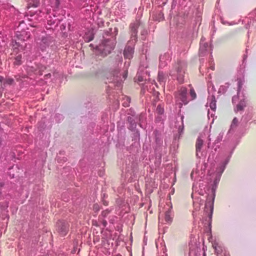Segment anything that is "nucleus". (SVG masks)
<instances>
[{
    "label": "nucleus",
    "instance_id": "nucleus-1",
    "mask_svg": "<svg viewBox=\"0 0 256 256\" xmlns=\"http://www.w3.org/2000/svg\"><path fill=\"white\" fill-rule=\"evenodd\" d=\"M116 43V39L113 36L108 38H104L102 42L97 46L98 50L102 56H106L114 49Z\"/></svg>",
    "mask_w": 256,
    "mask_h": 256
},
{
    "label": "nucleus",
    "instance_id": "nucleus-2",
    "mask_svg": "<svg viewBox=\"0 0 256 256\" xmlns=\"http://www.w3.org/2000/svg\"><path fill=\"white\" fill-rule=\"evenodd\" d=\"M24 34H25V32L19 34H17L16 38L12 40V46L13 52L12 55L14 54H18L19 52H22L24 50L26 46V44L25 42V38H23Z\"/></svg>",
    "mask_w": 256,
    "mask_h": 256
},
{
    "label": "nucleus",
    "instance_id": "nucleus-3",
    "mask_svg": "<svg viewBox=\"0 0 256 256\" xmlns=\"http://www.w3.org/2000/svg\"><path fill=\"white\" fill-rule=\"evenodd\" d=\"M110 77L108 78L109 83H116V86H120L121 83L123 80H124L128 76V70H126L122 72V74L120 72L119 69L116 68L112 70L110 72Z\"/></svg>",
    "mask_w": 256,
    "mask_h": 256
},
{
    "label": "nucleus",
    "instance_id": "nucleus-4",
    "mask_svg": "<svg viewBox=\"0 0 256 256\" xmlns=\"http://www.w3.org/2000/svg\"><path fill=\"white\" fill-rule=\"evenodd\" d=\"M175 98L176 102L179 104L180 108L182 106V104H187L190 101L188 96L187 88L184 86L180 87L176 92Z\"/></svg>",
    "mask_w": 256,
    "mask_h": 256
},
{
    "label": "nucleus",
    "instance_id": "nucleus-5",
    "mask_svg": "<svg viewBox=\"0 0 256 256\" xmlns=\"http://www.w3.org/2000/svg\"><path fill=\"white\" fill-rule=\"evenodd\" d=\"M44 15V8L42 10L30 14L28 18L30 22L28 24L32 27H38V24L43 20Z\"/></svg>",
    "mask_w": 256,
    "mask_h": 256
},
{
    "label": "nucleus",
    "instance_id": "nucleus-6",
    "mask_svg": "<svg viewBox=\"0 0 256 256\" xmlns=\"http://www.w3.org/2000/svg\"><path fill=\"white\" fill-rule=\"evenodd\" d=\"M44 12L45 18L47 20V24L50 26H55V24H58L60 22L59 20L56 18V16L54 13V10L52 7L50 6H47L44 8Z\"/></svg>",
    "mask_w": 256,
    "mask_h": 256
},
{
    "label": "nucleus",
    "instance_id": "nucleus-7",
    "mask_svg": "<svg viewBox=\"0 0 256 256\" xmlns=\"http://www.w3.org/2000/svg\"><path fill=\"white\" fill-rule=\"evenodd\" d=\"M186 66V63L184 62H178L176 67L177 72V80L180 84H182L184 81V74Z\"/></svg>",
    "mask_w": 256,
    "mask_h": 256
},
{
    "label": "nucleus",
    "instance_id": "nucleus-8",
    "mask_svg": "<svg viewBox=\"0 0 256 256\" xmlns=\"http://www.w3.org/2000/svg\"><path fill=\"white\" fill-rule=\"evenodd\" d=\"M136 42L130 40L128 42L124 51V57L130 60L133 57L134 52V45Z\"/></svg>",
    "mask_w": 256,
    "mask_h": 256
},
{
    "label": "nucleus",
    "instance_id": "nucleus-9",
    "mask_svg": "<svg viewBox=\"0 0 256 256\" xmlns=\"http://www.w3.org/2000/svg\"><path fill=\"white\" fill-rule=\"evenodd\" d=\"M140 25V22L139 21H136L134 22L131 24L130 25V29L131 32V39L130 40H132L134 42L136 41V36L138 32V28Z\"/></svg>",
    "mask_w": 256,
    "mask_h": 256
},
{
    "label": "nucleus",
    "instance_id": "nucleus-10",
    "mask_svg": "<svg viewBox=\"0 0 256 256\" xmlns=\"http://www.w3.org/2000/svg\"><path fill=\"white\" fill-rule=\"evenodd\" d=\"M53 42V38L50 35L42 36L40 42V48L44 50L46 47L48 46Z\"/></svg>",
    "mask_w": 256,
    "mask_h": 256
},
{
    "label": "nucleus",
    "instance_id": "nucleus-11",
    "mask_svg": "<svg viewBox=\"0 0 256 256\" xmlns=\"http://www.w3.org/2000/svg\"><path fill=\"white\" fill-rule=\"evenodd\" d=\"M155 112L156 114V122H160L162 120L164 117V104H158L156 108Z\"/></svg>",
    "mask_w": 256,
    "mask_h": 256
},
{
    "label": "nucleus",
    "instance_id": "nucleus-12",
    "mask_svg": "<svg viewBox=\"0 0 256 256\" xmlns=\"http://www.w3.org/2000/svg\"><path fill=\"white\" fill-rule=\"evenodd\" d=\"M214 194L209 196L206 198V202L205 206V211L206 212V209H208V207H209L210 212H208V215L209 217V218L211 220L212 217V214L213 212V206L212 203L211 202L210 200H214Z\"/></svg>",
    "mask_w": 256,
    "mask_h": 256
},
{
    "label": "nucleus",
    "instance_id": "nucleus-13",
    "mask_svg": "<svg viewBox=\"0 0 256 256\" xmlns=\"http://www.w3.org/2000/svg\"><path fill=\"white\" fill-rule=\"evenodd\" d=\"M58 230L61 235L65 236L68 231L69 226L66 222H60L58 223Z\"/></svg>",
    "mask_w": 256,
    "mask_h": 256
},
{
    "label": "nucleus",
    "instance_id": "nucleus-14",
    "mask_svg": "<svg viewBox=\"0 0 256 256\" xmlns=\"http://www.w3.org/2000/svg\"><path fill=\"white\" fill-rule=\"evenodd\" d=\"M210 48L207 42H204L201 40L199 50V55L204 56L208 53Z\"/></svg>",
    "mask_w": 256,
    "mask_h": 256
},
{
    "label": "nucleus",
    "instance_id": "nucleus-15",
    "mask_svg": "<svg viewBox=\"0 0 256 256\" xmlns=\"http://www.w3.org/2000/svg\"><path fill=\"white\" fill-rule=\"evenodd\" d=\"M203 144V140L200 138H198L196 144V155L197 156H198V153L201 152Z\"/></svg>",
    "mask_w": 256,
    "mask_h": 256
},
{
    "label": "nucleus",
    "instance_id": "nucleus-16",
    "mask_svg": "<svg viewBox=\"0 0 256 256\" xmlns=\"http://www.w3.org/2000/svg\"><path fill=\"white\" fill-rule=\"evenodd\" d=\"M210 102V106L212 110L215 111L216 109V100L214 96L212 95L210 98H208Z\"/></svg>",
    "mask_w": 256,
    "mask_h": 256
},
{
    "label": "nucleus",
    "instance_id": "nucleus-17",
    "mask_svg": "<svg viewBox=\"0 0 256 256\" xmlns=\"http://www.w3.org/2000/svg\"><path fill=\"white\" fill-rule=\"evenodd\" d=\"M128 121L130 124L128 128L131 130H134L136 126V123L134 119L131 116H128Z\"/></svg>",
    "mask_w": 256,
    "mask_h": 256
},
{
    "label": "nucleus",
    "instance_id": "nucleus-18",
    "mask_svg": "<svg viewBox=\"0 0 256 256\" xmlns=\"http://www.w3.org/2000/svg\"><path fill=\"white\" fill-rule=\"evenodd\" d=\"M246 106V104L244 100H240L234 108V112H238L239 111L243 110Z\"/></svg>",
    "mask_w": 256,
    "mask_h": 256
},
{
    "label": "nucleus",
    "instance_id": "nucleus-19",
    "mask_svg": "<svg viewBox=\"0 0 256 256\" xmlns=\"http://www.w3.org/2000/svg\"><path fill=\"white\" fill-rule=\"evenodd\" d=\"M40 4V0H28V7L36 8L39 6Z\"/></svg>",
    "mask_w": 256,
    "mask_h": 256
},
{
    "label": "nucleus",
    "instance_id": "nucleus-20",
    "mask_svg": "<svg viewBox=\"0 0 256 256\" xmlns=\"http://www.w3.org/2000/svg\"><path fill=\"white\" fill-rule=\"evenodd\" d=\"M22 55L18 54L14 58V61L13 62V64L14 66H20L22 64Z\"/></svg>",
    "mask_w": 256,
    "mask_h": 256
},
{
    "label": "nucleus",
    "instance_id": "nucleus-21",
    "mask_svg": "<svg viewBox=\"0 0 256 256\" xmlns=\"http://www.w3.org/2000/svg\"><path fill=\"white\" fill-rule=\"evenodd\" d=\"M122 106L124 107H128L130 106V99L129 97L124 96L123 98Z\"/></svg>",
    "mask_w": 256,
    "mask_h": 256
},
{
    "label": "nucleus",
    "instance_id": "nucleus-22",
    "mask_svg": "<svg viewBox=\"0 0 256 256\" xmlns=\"http://www.w3.org/2000/svg\"><path fill=\"white\" fill-rule=\"evenodd\" d=\"M84 38L85 42H90L94 39V36L92 34H86L84 36Z\"/></svg>",
    "mask_w": 256,
    "mask_h": 256
},
{
    "label": "nucleus",
    "instance_id": "nucleus-23",
    "mask_svg": "<svg viewBox=\"0 0 256 256\" xmlns=\"http://www.w3.org/2000/svg\"><path fill=\"white\" fill-rule=\"evenodd\" d=\"M164 220L167 222H170L172 221V218L170 216V212L167 211L165 213Z\"/></svg>",
    "mask_w": 256,
    "mask_h": 256
},
{
    "label": "nucleus",
    "instance_id": "nucleus-24",
    "mask_svg": "<svg viewBox=\"0 0 256 256\" xmlns=\"http://www.w3.org/2000/svg\"><path fill=\"white\" fill-rule=\"evenodd\" d=\"M238 95L240 92L241 88H242V86L244 84V80L242 78H238Z\"/></svg>",
    "mask_w": 256,
    "mask_h": 256
},
{
    "label": "nucleus",
    "instance_id": "nucleus-25",
    "mask_svg": "<svg viewBox=\"0 0 256 256\" xmlns=\"http://www.w3.org/2000/svg\"><path fill=\"white\" fill-rule=\"evenodd\" d=\"M158 80L160 82H164L165 78H164V75L162 72H158Z\"/></svg>",
    "mask_w": 256,
    "mask_h": 256
},
{
    "label": "nucleus",
    "instance_id": "nucleus-26",
    "mask_svg": "<svg viewBox=\"0 0 256 256\" xmlns=\"http://www.w3.org/2000/svg\"><path fill=\"white\" fill-rule=\"evenodd\" d=\"M190 100H193L196 98V93L195 92V91L193 88H190Z\"/></svg>",
    "mask_w": 256,
    "mask_h": 256
},
{
    "label": "nucleus",
    "instance_id": "nucleus-27",
    "mask_svg": "<svg viewBox=\"0 0 256 256\" xmlns=\"http://www.w3.org/2000/svg\"><path fill=\"white\" fill-rule=\"evenodd\" d=\"M238 124V120L236 118H234L232 122L231 126H230V129H233L234 128H236Z\"/></svg>",
    "mask_w": 256,
    "mask_h": 256
},
{
    "label": "nucleus",
    "instance_id": "nucleus-28",
    "mask_svg": "<svg viewBox=\"0 0 256 256\" xmlns=\"http://www.w3.org/2000/svg\"><path fill=\"white\" fill-rule=\"evenodd\" d=\"M14 82V80L13 78H6L4 82V86L5 84H12Z\"/></svg>",
    "mask_w": 256,
    "mask_h": 256
},
{
    "label": "nucleus",
    "instance_id": "nucleus-29",
    "mask_svg": "<svg viewBox=\"0 0 256 256\" xmlns=\"http://www.w3.org/2000/svg\"><path fill=\"white\" fill-rule=\"evenodd\" d=\"M249 17L250 18H253L254 20L256 21V8L253 12H252L249 14Z\"/></svg>",
    "mask_w": 256,
    "mask_h": 256
},
{
    "label": "nucleus",
    "instance_id": "nucleus-30",
    "mask_svg": "<svg viewBox=\"0 0 256 256\" xmlns=\"http://www.w3.org/2000/svg\"><path fill=\"white\" fill-rule=\"evenodd\" d=\"M146 117L144 114H141L138 116V120L140 121V125L141 126V123L143 122L144 120H145Z\"/></svg>",
    "mask_w": 256,
    "mask_h": 256
},
{
    "label": "nucleus",
    "instance_id": "nucleus-31",
    "mask_svg": "<svg viewBox=\"0 0 256 256\" xmlns=\"http://www.w3.org/2000/svg\"><path fill=\"white\" fill-rule=\"evenodd\" d=\"M44 69H46V67H42V70H36L34 74H38V75L41 76L42 74V70H43Z\"/></svg>",
    "mask_w": 256,
    "mask_h": 256
},
{
    "label": "nucleus",
    "instance_id": "nucleus-32",
    "mask_svg": "<svg viewBox=\"0 0 256 256\" xmlns=\"http://www.w3.org/2000/svg\"><path fill=\"white\" fill-rule=\"evenodd\" d=\"M93 210L95 212H98L100 210L99 205L98 204H94L93 206Z\"/></svg>",
    "mask_w": 256,
    "mask_h": 256
},
{
    "label": "nucleus",
    "instance_id": "nucleus-33",
    "mask_svg": "<svg viewBox=\"0 0 256 256\" xmlns=\"http://www.w3.org/2000/svg\"><path fill=\"white\" fill-rule=\"evenodd\" d=\"M163 18H164V15H163V14H162L161 12H160L158 14V18H156L155 20L160 22L161 20H162Z\"/></svg>",
    "mask_w": 256,
    "mask_h": 256
},
{
    "label": "nucleus",
    "instance_id": "nucleus-34",
    "mask_svg": "<svg viewBox=\"0 0 256 256\" xmlns=\"http://www.w3.org/2000/svg\"><path fill=\"white\" fill-rule=\"evenodd\" d=\"M156 142L158 144H161L162 142V140L156 136Z\"/></svg>",
    "mask_w": 256,
    "mask_h": 256
},
{
    "label": "nucleus",
    "instance_id": "nucleus-35",
    "mask_svg": "<svg viewBox=\"0 0 256 256\" xmlns=\"http://www.w3.org/2000/svg\"><path fill=\"white\" fill-rule=\"evenodd\" d=\"M110 213V211L108 210H104L102 212V215L104 217L106 216Z\"/></svg>",
    "mask_w": 256,
    "mask_h": 256
},
{
    "label": "nucleus",
    "instance_id": "nucleus-36",
    "mask_svg": "<svg viewBox=\"0 0 256 256\" xmlns=\"http://www.w3.org/2000/svg\"><path fill=\"white\" fill-rule=\"evenodd\" d=\"M238 100V96H234L232 98V103H236Z\"/></svg>",
    "mask_w": 256,
    "mask_h": 256
},
{
    "label": "nucleus",
    "instance_id": "nucleus-37",
    "mask_svg": "<svg viewBox=\"0 0 256 256\" xmlns=\"http://www.w3.org/2000/svg\"><path fill=\"white\" fill-rule=\"evenodd\" d=\"M213 247L214 248L215 250V252L216 254H218L220 251L218 250V249L217 248L216 246H213Z\"/></svg>",
    "mask_w": 256,
    "mask_h": 256
},
{
    "label": "nucleus",
    "instance_id": "nucleus-38",
    "mask_svg": "<svg viewBox=\"0 0 256 256\" xmlns=\"http://www.w3.org/2000/svg\"><path fill=\"white\" fill-rule=\"evenodd\" d=\"M50 76H51V74H50V73L48 74H46V75L44 76V78H46V79L48 78H50Z\"/></svg>",
    "mask_w": 256,
    "mask_h": 256
},
{
    "label": "nucleus",
    "instance_id": "nucleus-39",
    "mask_svg": "<svg viewBox=\"0 0 256 256\" xmlns=\"http://www.w3.org/2000/svg\"><path fill=\"white\" fill-rule=\"evenodd\" d=\"M210 68L212 70H214V64H212V62H211V63H210Z\"/></svg>",
    "mask_w": 256,
    "mask_h": 256
},
{
    "label": "nucleus",
    "instance_id": "nucleus-40",
    "mask_svg": "<svg viewBox=\"0 0 256 256\" xmlns=\"http://www.w3.org/2000/svg\"><path fill=\"white\" fill-rule=\"evenodd\" d=\"M138 81L140 82H142L143 81V78L141 76H138Z\"/></svg>",
    "mask_w": 256,
    "mask_h": 256
},
{
    "label": "nucleus",
    "instance_id": "nucleus-41",
    "mask_svg": "<svg viewBox=\"0 0 256 256\" xmlns=\"http://www.w3.org/2000/svg\"><path fill=\"white\" fill-rule=\"evenodd\" d=\"M182 129H183V128L181 130H180V128H179V130H178L179 133H180V134H181V133L182 132Z\"/></svg>",
    "mask_w": 256,
    "mask_h": 256
},
{
    "label": "nucleus",
    "instance_id": "nucleus-42",
    "mask_svg": "<svg viewBox=\"0 0 256 256\" xmlns=\"http://www.w3.org/2000/svg\"><path fill=\"white\" fill-rule=\"evenodd\" d=\"M3 80H4V78L2 76H0V82H2Z\"/></svg>",
    "mask_w": 256,
    "mask_h": 256
},
{
    "label": "nucleus",
    "instance_id": "nucleus-43",
    "mask_svg": "<svg viewBox=\"0 0 256 256\" xmlns=\"http://www.w3.org/2000/svg\"><path fill=\"white\" fill-rule=\"evenodd\" d=\"M2 91L0 88V98L2 96Z\"/></svg>",
    "mask_w": 256,
    "mask_h": 256
},
{
    "label": "nucleus",
    "instance_id": "nucleus-44",
    "mask_svg": "<svg viewBox=\"0 0 256 256\" xmlns=\"http://www.w3.org/2000/svg\"><path fill=\"white\" fill-rule=\"evenodd\" d=\"M104 204L106 205V206H107L108 205V202H104Z\"/></svg>",
    "mask_w": 256,
    "mask_h": 256
},
{
    "label": "nucleus",
    "instance_id": "nucleus-45",
    "mask_svg": "<svg viewBox=\"0 0 256 256\" xmlns=\"http://www.w3.org/2000/svg\"><path fill=\"white\" fill-rule=\"evenodd\" d=\"M46 28H47L48 30V29H50V28H50V27H47V26H46Z\"/></svg>",
    "mask_w": 256,
    "mask_h": 256
},
{
    "label": "nucleus",
    "instance_id": "nucleus-46",
    "mask_svg": "<svg viewBox=\"0 0 256 256\" xmlns=\"http://www.w3.org/2000/svg\"><path fill=\"white\" fill-rule=\"evenodd\" d=\"M223 88H224V86H220V90H222V89H223Z\"/></svg>",
    "mask_w": 256,
    "mask_h": 256
},
{
    "label": "nucleus",
    "instance_id": "nucleus-47",
    "mask_svg": "<svg viewBox=\"0 0 256 256\" xmlns=\"http://www.w3.org/2000/svg\"><path fill=\"white\" fill-rule=\"evenodd\" d=\"M210 147V142L208 143V148Z\"/></svg>",
    "mask_w": 256,
    "mask_h": 256
},
{
    "label": "nucleus",
    "instance_id": "nucleus-48",
    "mask_svg": "<svg viewBox=\"0 0 256 256\" xmlns=\"http://www.w3.org/2000/svg\"><path fill=\"white\" fill-rule=\"evenodd\" d=\"M224 256H229L228 255L224 254Z\"/></svg>",
    "mask_w": 256,
    "mask_h": 256
}]
</instances>
